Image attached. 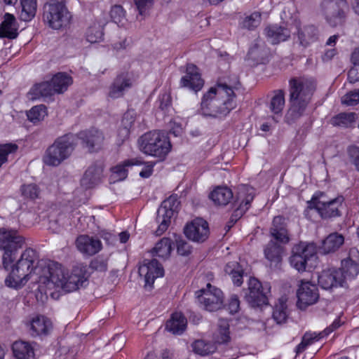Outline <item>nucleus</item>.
<instances>
[{
    "instance_id": "4468645a",
    "label": "nucleus",
    "mask_w": 359,
    "mask_h": 359,
    "mask_svg": "<svg viewBox=\"0 0 359 359\" xmlns=\"http://www.w3.org/2000/svg\"><path fill=\"white\" fill-rule=\"evenodd\" d=\"M292 28L294 40L304 48L318 39V30L314 25L302 24L299 20H294Z\"/></svg>"
},
{
    "instance_id": "4be33fe9",
    "label": "nucleus",
    "mask_w": 359,
    "mask_h": 359,
    "mask_svg": "<svg viewBox=\"0 0 359 359\" xmlns=\"http://www.w3.org/2000/svg\"><path fill=\"white\" fill-rule=\"evenodd\" d=\"M132 83V79L128 73L119 74L109 87V96L113 99L122 97L131 88Z\"/></svg>"
},
{
    "instance_id": "09e8293b",
    "label": "nucleus",
    "mask_w": 359,
    "mask_h": 359,
    "mask_svg": "<svg viewBox=\"0 0 359 359\" xmlns=\"http://www.w3.org/2000/svg\"><path fill=\"white\" fill-rule=\"evenodd\" d=\"M194 351L201 355H206L215 352V346L210 344L207 343L203 340H197L192 344Z\"/></svg>"
},
{
    "instance_id": "b1692460",
    "label": "nucleus",
    "mask_w": 359,
    "mask_h": 359,
    "mask_svg": "<svg viewBox=\"0 0 359 359\" xmlns=\"http://www.w3.org/2000/svg\"><path fill=\"white\" fill-rule=\"evenodd\" d=\"M142 158L141 157L127 159L111 168V180L114 182L123 180L128 176V167L133 165H142Z\"/></svg>"
},
{
    "instance_id": "5701e85b",
    "label": "nucleus",
    "mask_w": 359,
    "mask_h": 359,
    "mask_svg": "<svg viewBox=\"0 0 359 359\" xmlns=\"http://www.w3.org/2000/svg\"><path fill=\"white\" fill-rule=\"evenodd\" d=\"M80 138L90 151L100 149L104 144V137L102 131L93 128L80 134Z\"/></svg>"
},
{
    "instance_id": "2f4dec72",
    "label": "nucleus",
    "mask_w": 359,
    "mask_h": 359,
    "mask_svg": "<svg viewBox=\"0 0 359 359\" xmlns=\"http://www.w3.org/2000/svg\"><path fill=\"white\" fill-rule=\"evenodd\" d=\"M337 271L343 273L341 280L344 282V287H346L348 283L359 274V264L351 259H344L341 262V268Z\"/></svg>"
},
{
    "instance_id": "4c0bfd02",
    "label": "nucleus",
    "mask_w": 359,
    "mask_h": 359,
    "mask_svg": "<svg viewBox=\"0 0 359 359\" xmlns=\"http://www.w3.org/2000/svg\"><path fill=\"white\" fill-rule=\"evenodd\" d=\"M358 118V116L355 112L339 113L331 119V124L341 128H351Z\"/></svg>"
},
{
    "instance_id": "bb28decb",
    "label": "nucleus",
    "mask_w": 359,
    "mask_h": 359,
    "mask_svg": "<svg viewBox=\"0 0 359 359\" xmlns=\"http://www.w3.org/2000/svg\"><path fill=\"white\" fill-rule=\"evenodd\" d=\"M264 32L268 41L273 44L285 41L290 36V31L288 29L277 25L266 27Z\"/></svg>"
},
{
    "instance_id": "a19ab883",
    "label": "nucleus",
    "mask_w": 359,
    "mask_h": 359,
    "mask_svg": "<svg viewBox=\"0 0 359 359\" xmlns=\"http://www.w3.org/2000/svg\"><path fill=\"white\" fill-rule=\"evenodd\" d=\"M172 250V242L168 238H163L152 249V254L162 259H167L170 257Z\"/></svg>"
},
{
    "instance_id": "6e6552de",
    "label": "nucleus",
    "mask_w": 359,
    "mask_h": 359,
    "mask_svg": "<svg viewBox=\"0 0 359 359\" xmlns=\"http://www.w3.org/2000/svg\"><path fill=\"white\" fill-rule=\"evenodd\" d=\"M344 198L339 196L330 198L324 193H316L310 201L308 208L316 210L323 219L339 216L343 206Z\"/></svg>"
},
{
    "instance_id": "f8f14e48",
    "label": "nucleus",
    "mask_w": 359,
    "mask_h": 359,
    "mask_svg": "<svg viewBox=\"0 0 359 359\" xmlns=\"http://www.w3.org/2000/svg\"><path fill=\"white\" fill-rule=\"evenodd\" d=\"M345 6L346 2L344 0H323L321 13L330 26L336 27L343 22Z\"/></svg>"
},
{
    "instance_id": "864d4df0",
    "label": "nucleus",
    "mask_w": 359,
    "mask_h": 359,
    "mask_svg": "<svg viewBox=\"0 0 359 359\" xmlns=\"http://www.w3.org/2000/svg\"><path fill=\"white\" fill-rule=\"evenodd\" d=\"M341 103L346 106H354L359 103V90L347 93L341 97Z\"/></svg>"
},
{
    "instance_id": "a211bd4d",
    "label": "nucleus",
    "mask_w": 359,
    "mask_h": 359,
    "mask_svg": "<svg viewBox=\"0 0 359 359\" xmlns=\"http://www.w3.org/2000/svg\"><path fill=\"white\" fill-rule=\"evenodd\" d=\"M184 233L194 242H204L209 236L208 224L202 218H196L186 226Z\"/></svg>"
},
{
    "instance_id": "7ed1b4c3",
    "label": "nucleus",
    "mask_w": 359,
    "mask_h": 359,
    "mask_svg": "<svg viewBox=\"0 0 359 359\" xmlns=\"http://www.w3.org/2000/svg\"><path fill=\"white\" fill-rule=\"evenodd\" d=\"M138 148L143 154L163 161L172 149L168 135L160 130L149 131L141 135L138 140Z\"/></svg>"
},
{
    "instance_id": "e433bc0d",
    "label": "nucleus",
    "mask_w": 359,
    "mask_h": 359,
    "mask_svg": "<svg viewBox=\"0 0 359 359\" xmlns=\"http://www.w3.org/2000/svg\"><path fill=\"white\" fill-rule=\"evenodd\" d=\"M52 328V323L49 319L43 316L34 318L30 323L32 334L41 335L46 334Z\"/></svg>"
},
{
    "instance_id": "ea45409f",
    "label": "nucleus",
    "mask_w": 359,
    "mask_h": 359,
    "mask_svg": "<svg viewBox=\"0 0 359 359\" xmlns=\"http://www.w3.org/2000/svg\"><path fill=\"white\" fill-rule=\"evenodd\" d=\"M224 271L226 274L230 276L235 285H241L243 283V269L238 262H229L225 266Z\"/></svg>"
},
{
    "instance_id": "338daca9",
    "label": "nucleus",
    "mask_w": 359,
    "mask_h": 359,
    "mask_svg": "<svg viewBox=\"0 0 359 359\" xmlns=\"http://www.w3.org/2000/svg\"><path fill=\"white\" fill-rule=\"evenodd\" d=\"M336 55L335 49H330L325 51L323 56V60L324 61H328L331 60Z\"/></svg>"
},
{
    "instance_id": "9d476101",
    "label": "nucleus",
    "mask_w": 359,
    "mask_h": 359,
    "mask_svg": "<svg viewBox=\"0 0 359 359\" xmlns=\"http://www.w3.org/2000/svg\"><path fill=\"white\" fill-rule=\"evenodd\" d=\"M179 201L176 196H171L163 201L157 211L156 221L158 227L156 231L158 236L164 233L170 224V219L177 212Z\"/></svg>"
},
{
    "instance_id": "680f3d73",
    "label": "nucleus",
    "mask_w": 359,
    "mask_h": 359,
    "mask_svg": "<svg viewBox=\"0 0 359 359\" xmlns=\"http://www.w3.org/2000/svg\"><path fill=\"white\" fill-rule=\"evenodd\" d=\"M348 151L352 163L359 170V147L351 146L348 148Z\"/></svg>"
},
{
    "instance_id": "37998d69",
    "label": "nucleus",
    "mask_w": 359,
    "mask_h": 359,
    "mask_svg": "<svg viewBox=\"0 0 359 359\" xmlns=\"http://www.w3.org/2000/svg\"><path fill=\"white\" fill-rule=\"evenodd\" d=\"M214 339L218 344H223L229 341V325L227 320L221 319L219 320L217 329L214 334Z\"/></svg>"
},
{
    "instance_id": "6ab92c4d",
    "label": "nucleus",
    "mask_w": 359,
    "mask_h": 359,
    "mask_svg": "<svg viewBox=\"0 0 359 359\" xmlns=\"http://www.w3.org/2000/svg\"><path fill=\"white\" fill-rule=\"evenodd\" d=\"M77 250L84 255L93 256L99 252L102 245L101 241L93 236L81 235L76 240Z\"/></svg>"
},
{
    "instance_id": "39448f33",
    "label": "nucleus",
    "mask_w": 359,
    "mask_h": 359,
    "mask_svg": "<svg viewBox=\"0 0 359 359\" xmlns=\"http://www.w3.org/2000/svg\"><path fill=\"white\" fill-rule=\"evenodd\" d=\"M76 144V137L67 135L58 137L46 150L43 161L49 166H57L72 154Z\"/></svg>"
},
{
    "instance_id": "0e129e2a",
    "label": "nucleus",
    "mask_w": 359,
    "mask_h": 359,
    "mask_svg": "<svg viewBox=\"0 0 359 359\" xmlns=\"http://www.w3.org/2000/svg\"><path fill=\"white\" fill-rule=\"evenodd\" d=\"M240 309V301L236 295H232L228 303V309L230 313L233 314L238 311Z\"/></svg>"
},
{
    "instance_id": "cd10ccee",
    "label": "nucleus",
    "mask_w": 359,
    "mask_h": 359,
    "mask_svg": "<svg viewBox=\"0 0 359 359\" xmlns=\"http://www.w3.org/2000/svg\"><path fill=\"white\" fill-rule=\"evenodd\" d=\"M270 233L272 238L280 244H286L290 241L284 219L282 217L278 216L273 218Z\"/></svg>"
},
{
    "instance_id": "423d86ee",
    "label": "nucleus",
    "mask_w": 359,
    "mask_h": 359,
    "mask_svg": "<svg viewBox=\"0 0 359 359\" xmlns=\"http://www.w3.org/2000/svg\"><path fill=\"white\" fill-rule=\"evenodd\" d=\"M24 238L17 231L11 228H0V250L4 252L2 264L5 269L13 263L19 249L24 244Z\"/></svg>"
},
{
    "instance_id": "69168bd1",
    "label": "nucleus",
    "mask_w": 359,
    "mask_h": 359,
    "mask_svg": "<svg viewBox=\"0 0 359 359\" xmlns=\"http://www.w3.org/2000/svg\"><path fill=\"white\" fill-rule=\"evenodd\" d=\"M348 79L350 83H355L359 81V72L357 67H352L348 74Z\"/></svg>"
},
{
    "instance_id": "393cba45",
    "label": "nucleus",
    "mask_w": 359,
    "mask_h": 359,
    "mask_svg": "<svg viewBox=\"0 0 359 359\" xmlns=\"http://www.w3.org/2000/svg\"><path fill=\"white\" fill-rule=\"evenodd\" d=\"M18 35V25L15 16L6 13L4 20L0 24V37L15 39Z\"/></svg>"
},
{
    "instance_id": "774afa93",
    "label": "nucleus",
    "mask_w": 359,
    "mask_h": 359,
    "mask_svg": "<svg viewBox=\"0 0 359 359\" xmlns=\"http://www.w3.org/2000/svg\"><path fill=\"white\" fill-rule=\"evenodd\" d=\"M351 60L355 67H359V48L355 49L352 53Z\"/></svg>"
},
{
    "instance_id": "bf43d9fd",
    "label": "nucleus",
    "mask_w": 359,
    "mask_h": 359,
    "mask_svg": "<svg viewBox=\"0 0 359 359\" xmlns=\"http://www.w3.org/2000/svg\"><path fill=\"white\" fill-rule=\"evenodd\" d=\"M154 0H135V4L140 15H143L153 5Z\"/></svg>"
},
{
    "instance_id": "c85d7f7f",
    "label": "nucleus",
    "mask_w": 359,
    "mask_h": 359,
    "mask_svg": "<svg viewBox=\"0 0 359 359\" xmlns=\"http://www.w3.org/2000/svg\"><path fill=\"white\" fill-rule=\"evenodd\" d=\"M102 172L103 168L100 165L90 166L81 180V185L86 189H90L97 184L100 182Z\"/></svg>"
},
{
    "instance_id": "72a5a7b5",
    "label": "nucleus",
    "mask_w": 359,
    "mask_h": 359,
    "mask_svg": "<svg viewBox=\"0 0 359 359\" xmlns=\"http://www.w3.org/2000/svg\"><path fill=\"white\" fill-rule=\"evenodd\" d=\"M209 197L215 205L224 206L233 198V193L226 187H217L210 192Z\"/></svg>"
},
{
    "instance_id": "603ef678",
    "label": "nucleus",
    "mask_w": 359,
    "mask_h": 359,
    "mask_svg": "<svg viewBox=\"0 0 359 359\" xmlns=\"http://www.w3.org/2000/svg\"><path fill=\"white\" fill-rule=\"evenodd\" d=\"M110 15L113 21L117 25H123L125 20V11L122 6L115 5L112 6Z\"/></svg>"
},
{
    "instance_id": "20e7f679",
    "label": "nucleus",
    "mask_w": 359,
    "mask_h": 359,
    "mask_svg": "<svg viewBox=\"0 0 359 359\" xmlns=\"http://www.w3.org/2000/svg\"><path fill=\"white\" fill-rule=\"evenodd\" d=\"M73 83L70 75L64 72L55 74L50 81L34 85L29 92V99L36 100L40 97H49L54 94H62Z\"/></svg>"
},
{
    "instance_id": "e2e57ef3",
    "label": "nucleus",
    "mask_w": 359,
    "mask_h": 359,
    "mask_svg": "<svg viewBox=\"0 0 359 359\" xmlns=\"http://www.w3.org/2000/svg\"><path fill=\"white\" fill-rule=\"evenodd\" d=\"M90 266L96 271H105L107 269V263L105 259L97 258L91 262Z\"/></svg>"
},
{
    "instance_id": "412c9836",
    "label": "nucleus",
    "mask_w": 359,
    "mask_h": 359,
    "mask_svg": "<svg viewBox=\"0 0 359 359\" xmlns=\"http://www.w3.org/2000/svg\"><path fill=\"white\" fill-rule=\"evenodd\" d=\"M343 273L335 269H329L323 271L318 276L319 285L324 290H330L333 287L344 286V282L341 280Z\"/></svg>"
},
{
    "instance_id": "2eb2a0df",
    "label": "nucleus",
    "mask_w": 359,
    "mask_h": 359,
    "mask_svg": "<svg viewBox=\"0 0 359 359\" xmlns=\"http://www.w3.org/2000/svg\"><path fill=\"white\" fill-rule=\"evenodd\" d=\"M297 306L300 309H305L316 303L319 299L318 287L310 281L301 280L297 290Z\"/></svg>"
},
{
    "instance_id": "13d9d810",
    "label": "nucleus",
    "mask_w": 359,
    "mask_h": 359,
    "mask_svg": "<svg viewBox=\"0 0 359 359\" xmlns=\"http://www.w3.org/2000/svg\"><path fill=\"white\" fill-rule=\"evenodd\" d=\"M177 253L182 256H187L191 252V246L189 244L182 239H177Z\"/></svg>"
},
{
    "instance_id": "0eeeda50",
    "label": "nucleus",
    "mask_w": 359,
    "mask_h": 359,
    "mask_svg": "<svg viewBox=\"0 0 359 359\" xmlns=\"http://www.w3.org/2000/svg\"><path fill=\"white\" fill-rule=\"evenodd\" d=\"M72 20V15L62 2L52 1L44 4L43 21L48 27L59 30L67 27Z\"/></svg>"
},
{
    "instance_id": "1a4fd4ad",
    "label": "nucleus",
    "mask_w": 359,
    "mask_h": 359,
    "mask_svg": "<svg viewBox=\"0 0 359 359\" xmlns=\"http://www.w3.org/2000/svg\"><path fill=\"white\" fill-rule=\"evenodd\" d=\"M198 302L204 309L208 311H215L222 308L224 303V295L222 290L210 283H208L205 288L196 292Z\"/></svg>"
},
{
    "instance_id": "7c9ffc66",
    "label": "nucleus",
    "mask_w": 359,
    "mask_h": 359,
    "mask_svg": "<svg viewBox=\"0 0 359 359\" xmlns=\"http://www.w3.org/2000/svg\"><path fill=\"white\" fill-rule=\"evenodd\" d=\"M285 106V95L281 90L273 92L269 103L270 111L274 114L272 119L275 123H278L282 116V111Z\"/></svg>"
},
{
    "instance_id": "aec40b11",
    "label": "nucleus",
    "mask_w": 359,
    "mask_h": 359,
    "mask_svg": "<svg viewBox=\"0 0 359 359\" xmlns=\"http://www.w3.org/2000/svg\"><path fill=\"white\" fill-rule=\"evenodd\" d=\"M203 84L204 81L201 79L197 67L193 64L188 65L186 74L180 80L181 86L189 88L197 92L202 88Z\"/></svg>"
},
{
    "instance_id": "de8ad7c7",
    "label": "nucleus",
    "mask_w": 359,
    "mask_h": 359,
    "mask_svg": "<svg viewBox=\"0 0 359 359\" xmlns=\"http://www.w3.org/2000/svg\"><path fill=\"white\" fill-rule=\"evenodd\" d=\"M46 115V107L43 104L33 107L27 113L28 119L33 123H37L43 120Z\"/></svg>"
},
{
    "instance_id": "79ce46f5",
    "label": "nucleus",
    "mask_w": 359,
    "mask_h": 359,
    "mask_svg": "<svg viewBox=\"0 0 359 359\" xmlns=\"http://www.w3.org/2000/svg\"><path fill=\"white\" fill-rule=\"evenodd\" d=\"M282 248L280 245L270 241L264 249L265 257L272 264H278L281 259Z\"/></svg>"
},
{
    "instance_id": "58836bf2",
    "label": "nucleus",
    "mask_w": 359,
    "mask_h": 359,
    "mask_svg": "<svg viewBox=\"0 0 359 359\" xmlns=\"http://www.w3.org/2000/svg\"><path fill=\"white\" fill-rule=\"evenodd\" d=\"M307 105L305 103L299 102L298 100H290V107L285 115L286 122L290 124L293 123L304 116Z\"/></svg>"
},
{
    "instance_id": "473e14b6",
    "label": "nucleus",
    "mask_w": 359,
    "mask_h": 359,
    "mask_svg": "<svg viewBox=\"0 0 359 359\" xmlns=\"http://www.w3.org/2000/svg\"><path fill=\"white\" fill-rule=\"evenodd\" d=\"M187 325V318L180 312L172 314L167 321L165 328L174 334H181L185 330Z\"/></svg>"
},
{
    "instance_id": "a18cd8bd",
    "label": "nucleus",
    "mask_w": 359,
    "mask_h": 359,
    "mask_svg": "<svg viewBox=\"0 0 359 359\" xmlns=\"http://www.w3.org/2000/svg\"><path fill=\"white\" fill-rule=\"evenodd\" d=\"M86 37V40L91 43L100 42L103 37L102 27L98 23L90 25L87 29Z\"/></svg>"
},
{
    "instance_id": "c756f323",
    "label": "nucleus",
    "mask_w": 359,
    "mask_h": 359,
    "mask_svg": "<svg viewBox=\"0 0 359 359\" xmlns=\"http://www.w3.org/2000/svg\"><path fill=\"white\" fill-rule=\"evenodd\" d=\"M8 5L15 4L18 0H4ZM20 19L23 21H30L36 15V0H20Z\"/></svg>"
},
{
    "instance_id": "a878e982",
    "label": "nucleus",
    "mask_w": 359,
    "mask_h": 359,
    "mask_svg": "<svg viewBox=\"0 0 359 359\" xmlns=\"http://www.w3.org/2000/svg\"><path fill=\"white\" fill-rule=\"evenodd\" d=\"M255 191L253 188L248 186H241L238 192L236 201L240 202L238 208L235 211L236 216L243 215L250 207V204L254 198Z\"/></svg>"
},
{
    "instance_id": "9b49d317",
    "label": "nucleus",
    "mask_w": 359,
    "mask_h": 359,
    "mask_svg": "<svg viewBox=\"0 0 359 359\" xmlns=\"http://www.w3.org/2000/svg\"><path fill=\"white\" fill-rule=\"evenodd\" d=\"M290 100L309 104L315 88L313 82L306 78H295L290 81Z\"/></svg>"
},
{
    "instance_id": "c9c22d12",
    "label": "nucleus",
    "mask_w": 359,
    "mask_h": 359,
    "mask_svg": "<svg viewBox=\"0 0 359 359\" xmlns=\"http://www.w3.org/2000/svg\"><path fill=\"white\" fill-rule=\"evenodd\" d=\"M344 242V238L341 234L332 233L323 241L320 250L325 254L333 252L338 250Z\"/></svg>"
},
{
    "instance_id": "4d7b16f0",
    "label": "nucleus",
    "mask_w": 359,
    "mask_h": 359,
    "mask_svg": "<svg viewBox=\"0 0 359 359\" xmlns=\"http://www.w3.org/2000/svg\"><path fill=\"white\" fill-rule=\"evenodd\" d=\"M159 108L163 112H168L171 107V97L168 93H163L158 98Z\"/></svg>"
},
{
    "instance_id": "f3484780",
    "label": "nucleus",
    "mask_w": 359,
    "mask_h": 359,
    "mask_svg": "<svg viewBox=\"0 0 359 359\" xmlns=\"http://www.w3.org/2000/svg\"><path fill=\"white\" fill-rule=\"evenodd\" d=\"M248 290L249 293L246 298L249 302L256 306L267 304V294L270 290L268 284L262 285L257 279L250 278L248 283Z\"/></svg>"
},
{
    "instance_id": "49530a36",
    "label": "nucleus",
    "mask_w": 359,
    "mask_h": 359,
    "mask_svg": "<svg viewBox=\"0 0 359 359\" xmlns=\"http://www.w3.org/2000/svg\"><path fill=\"white\" fill-rule=\"evenodd\" d=\"M18 149V145L13 143L0 144V168L17 152Z\"/></svg>"
},
{
    "instance_id": "f704fd0d",
    "label": "nucleus",
    "mask_w": 359,
    "mask_h": 359,
    "mask_svg": "<svg viewBox=\"0 0 359 359\" xmlns=\"http://www.w3.org/2000/svg\"><path fill=\"white\" fill-rule=\"evenodd\" d=\"M15 358L17 359H33L34 351L32 344L25 341H16L12 346Z\"/></svg>"
},
{
    "instance_id": "6e6d98bb",
    "label": "nucleus",
    "mask_w": 359,
    "mask_h": 359,
    "mask_svg": "<svg viewBox=\"0 0 359 359\" xmlns=\"http://www.w3.org/2000/svg\"><path fill=\"white\" fill-rule=\"evenodd\" d=\"M260 46L259 44H255L249 50V56L252 57L253 60H255L259 62H263L266 55V51L260 50Z\"/></svg>"
},
{
    "instance_id": "f03ea898",
    "label": "nucleus",
    "mask_w": 359,
    "mask_h": 359,
    "mask_svg": "<svg viewBox=\"0 0 359 359\" xmlns=\"http://www.w3.org/2000/svg\"><path fill=\"white\" fill-rule=\"evenodd\" d=\"M236 94L226 83H217L203 95L201 111L203 116L222 118L236 107Z\"/></svg>"
},
{
    "instance_id": "f257e3e1",
    "label": "nucleus",
    "mask_w": 359,
    "mask_h": 359,
    "mask_svg": "<svg viewBox=\"0 0 359 359\" xmlns=\"http://www.w3.org/2000/svg\"><path fill=\"white\" fill-rule=\"evenodd\" d=\"M86 269L83 265L74 266L69 273L62 264L53 261L39 260L37 252L25 250L5 279L7 287L19 289L29 280L37 283L41 291L71 292L86 282Z\"/></svg>"
},
{
    "instance_id": "c03bdc74",
    "label": "nucleus",
    "mask_w": 359,
    "mask_h": 359,
    "mask_svg": "<svg viewBox=\"0 0 359 359\" xmlns=\"http://www.w3.org/2000/svg\"><path fill=\"white\" fill-rule=\"evenodd\" d=\"M286 302V297H282L278 299V303L275 305L273 312V318L278 324L285 323L287 318Z\"/></svg>"
},
{
    "instance_id": "052dcab7",
    "label": "nucleus",
    "mask_w": 359,
    "mask_h": 359,
    "mask_svg": "<svg viewBox=\"0 0 359 359\" xmlns=\"http://www.w3.org/2000/svg\"><path fill=\"white\" fill-rule=\"evenodd\" d=\"M155 164L156 163L153 161L144 162L142 161V165H143L144 167L140 172V176L143 178L149 177L153 173L154 167Z\"/></svg>"
},
{
    "instance_id": "dca6fc26",
    "label": "nucleus",
    "mask_w": 359,
    "mask_h": 359,
    "mask_svg": "<svg viewBox=\"0 0 359 359\" xmlns=\"http://www.w3.org/2000/svg\"><path fill=\"white\" fill-rule=\"evenodd\" d=\"M138 272L140 276L144 278L145 287H151L156 278L164 275V270L156 259L144 260Z\"/></svg>"
},
{
    "instance_id": "8fccbe9b",
    "label": "nucleus",
    "mask_w": 359,
    "mask_h": 359,
    "mask_svg": "<svg viewBox=\"0 0 359 359\" xmlns=\"http://www.w3.org/2000/svg\"><path fill=\"white\" fill-rule=\"evenodd\" d=\"M261 22V15L258 12H254L252 14L245 17L241 22V26L244 28L252 29L257 27Z\"/></svg>"
},
{
    "instance_id": "5fc2aeb1",
    "label": "nucleus",
    "mask_w": 359,
    "mask_h": 359,
    "mask_svg": "<svg viewBox=\"0 0 359 359\" xmlns=\"http://www.w3.org/2000/svg\"><path fill=\"white\" fill-rule=\"evenodd\" d=\"M130 114H126L122 120V124L123 128H121L119 131V135L122 137L123 140L127 138L130 134V128L133 122V117L130 116L129 118Z\"/></svg>"
},
{
    "instance_id": "ddd939ff",
    "label": "nucleus",
    "mask_w": 359,
    "mask_h": 359,
    "mask_svg": "<svg viewBox=\"0 0 359 359\" xmlns=\"http://www.w3.org/2000/svg\"><path fill=\"white\" fill-rule=\"evenodd\" d=\"M316 252L313 243H300L293 248L290 264L297 271H304L307 262L315 256Z\"/></svg>"
},
{
    "instance_id": "3c124183",
    "label": "nucleus",
    "mask_w": 359,
    "mask_h": 359,
    "mask_svg": "<svg viewBox=\"0 0 359 359\" xmlns=\"http://www.w3.org/2000/svg\"><path fill=\"white\" fill-rule=\"evenodd\" d=\"M22 195L30 199H35L39 196L40 189L34 184H25L21 188Z\"/></svg>"
}]
</instances>
